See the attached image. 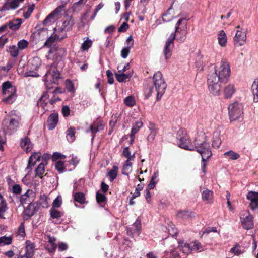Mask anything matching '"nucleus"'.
I'll use <instances>...</instances> for the list:
<instances>
[{
  "instance_id": "a19ab883",
  "label": "nucleus",
  "mask_w": 258,
  "mask_h": 258,
  "mask_svg": "<svg viewBox=\"0 0 258 258\" xmlns=\"http://www.w3.org/2000/svg\"><path fill=\"white\" fill-rule=\"evenodd\" d=\"M75 200L81 204H83L85 203V197L82 192H77L74 195Z\"/></svg>"
},
{
  "instance_id": "1a4fd4ad",
  "label": "nucleus",
  "mask_w": 258,
  "mask_h": 258,
  "mask_svg": "<svg viewBox=\"0 0 258 258\" xmlns=\"http://www.w3.org/2000/svg\"><path fill=\"white\" fill-rule=\"evenodd\" d=\"M228 112L231 121L242 118L243 105L238 102L229 105Z\"/></svg>"
},
{
  "instance_id": "7c9ffc66",
  "label": "nucleus",
  "mask_w": 258,
  "mask_h": 258,
  "mask_svg": "<svg viewBox=\"0 0 258 258\" xmlns=\"http://www.w3.org/2000/svg\"><path fill=\"white\" fill-rule=\"evenodd\" d=\"M34 34L35 37H37L39 39H44V37L48 36L47 30L46 28H42L36 31Z\"/></svg>"
},
{
  "instance_id": "9d476101",
  "label": "nucleus",
  "mask_w": 258,
  "mask_h": 258,
  "mask_svg": "<svg viewBox=\"0 0 258 258\" xmlns=\"http://www.w3.org/2000/svg\"><path fill=\"white\" fill-rule=\"evenodd\" d=\"M235 35L233 37L234 44L237 46L243 45L247 39V29L240 25H238L235 27Z\"/></svg>"
},
{
  "instance_id": "4468645a",
  "label": "nucleus",
  "mask_w": 258,
  "mask_h": 258,
  "mask_svg": "<svg viewBox=\"0 0 258 258\" xmlns=\"http://www.w3.org/2000/svg\"><path fill=\"white\" fill-rule=\"evenodd\" d=\"M28 205L24 209V215L30 218L33 216L39 209V205L38 202H31L28 204Z\"/></svg>"
},
{
  "instance_id": "c9c22d12",
  "label": "nucleus",
  "mask_w": 258,
  "mask_h": 258,
  "mask_svg": "<svg viewBox=\"0 0 258 258\" xmlns=\"http://www.w3.org/2000/svg\"><path fill=\"white\" fill-rule=\"evenodd\" d=\"M39 205V208H47L49 206L48 199L45 195L41 196L40 200L37 202Z\"/></svg>"
},
{
  "instance_id": "052dcab7",
  "label": "nucleus",
  "mask_w": 258,
  "mask_h": 258,
  "mask_svg": "<svg viewBox=\"0 0 258 258\" xmlns=\"http://www.w3.org/2000/svg\"><path fill=\"white\" fill-rule=\"evenodd\" d=\"M251 90L253 94H256L258 93V80H254L252 86Z\"/></svg>"
},
{
  "instance_id": "bb28decb",
  "label": "nucleus",
  "mask_w": 258,
  "mask_h": 258,
  "mask_svg": "<svg viewBox=\"0 0 258 258\" xmlns=\"http://www.w3.org/2000/svg\"><path fill=\"white\" fill-rule=\"evenodd\" d=\"M102 129H103V125L101 123L99 124V123H97V124L96 123H94L90 126L89 130H87L86 132L87 133H88L89 131L91 132L92 139H93L94 138L95 133Z\"/></svg>"
},
{
  "instance_id": "20e7f679",
  "label": "nucleus",
  "mask_w": 258,
  "mask_h": 258,
  "mask_svg": "<svg viewBox=\"0 0 258 258\" xmlns=\"http://www.w3.org/2000/svg\"><path fill=\"white\" fill-rule=\"evenodd\" d=\"M57 66V64L54 62L47 67V71L44 77V81L46 87L48 88H51L52 85L57 84L59 80L60 79V73Z\"/></svg>"
},
{
  "instance_id": "49530a36",
  "label": "nucleus",
  "mask_w": 258,
  "mask_h": 258,
  "mask_svg": "<svg viewBox=\"0 0 258 258\" xmlns=\"http://www.w3.org/2000/svg\"><path fill=\"white\" fill-rule=\"evenodd\" d=\"M28 44L29 43L27 40L25 39H22L18 42L17 47L19 50H23L27 48V47L28 46Z\"/></svg>"
},
{
  "instance_id": "dca6fc26",
  "label": "nucleus",
  "mask_w": 258,
  "mask_h": 258,
  "mask_svg": "<svg viewBox=\"0 0 258 258\" xmlns=\"http://www.w3.org/2000/svg\"><path fill=\"white\" fill-rule=\"evenodd\" d=\"M247 198L251 201L250 207L254 210L258 207V192L249 191L247 195Z\"/></svg>"
},
{
  "instance_id": "6ab92c4d",
  "label": "nucleus",
  "mask_w": 258,
  "mask_h": 258,
  "mask_svg": "<svg viewBox=\"0 0 258 258\" xmlns=\"http://www.w3.org/2000/svg\"><path fill=\"white\" fill-rule=\"evenodd\" d=\"M34 195V194L32 191L27 190L25 194L22 195L21 197L20 202L21 204L24 205L32 202Z\"/></svg>"
},
{
  "instance_id": "5fc2aeb1",
  "label": "nucleus",
  "mask_w": 258,
  "mask_h": 258,
  "mask_svg": "<svg viewBox=\"0 0 258 258\" xmlns=\"http://www.w3.org/2000/svg\"><path fill=\"white\" fill-rule=\"evenodd\" d=\"M133 227L135 228L134 229V233H136L138 235L140 233L141 230V225L140 221L137 220L133 224Z\"/></svg>"
},
{
  "instance_id": "393cba45",
  "label": "nucleus",
  "mask_w": 258,
  "mask_h": 258,
  "mask_svg": "<svg viewBox=\"0 0 258 258\" xmlns=\"http://www.w3.org/2000/svg\"><path fill=\"white\" fill-rule=\"evenodd\" d=\"M218 40L219 44L224 47L226 45L227 38L226 33L223 30L220 31L218 33Z\"/></svg>"
},
{
  "instance_id": "4d7b16f0",
  "label": "nucleus",
  "mask_w": 258,
  "mask_h": 258,
  "mask_svg": "<svg viewBox=\"0 0 258 258\" xmlns=\"http://www.w3.org/2000/svg\"><path fill=\"white\" fill-rule=\"evenodd\" d=\"M189 216L190 214L188 211H180L177 213V216L181 219H187Z\"/></svg>"
},
{
  "instance_id": "0e129e2a",
  "label": "nucleus",
  "mask_w": 258,
  "mask_h": 258,
  "mask_svg": "<svg viewBox=\"0 0 258 258\" xmlns=\"http://www.w3.org/2000/svg\"><path fill=\"white\" fill-rule=\"evenodd\" d=\"M131 49L123 47L121 51V56L123 58H126L130 53Z\"/></svg>"
},
{
  "instance_id": "5701e85b",
  "label": "nucleus",
  "mask_w": 258,
  "mask_h": 258,
  "mask_svg": "<svg viewBox=\"0 0 258 258\" xmlns=\"http://www.w3.org/2000/svg\"><path fill=\"white\" fill-rule=\"evenodd\" d=\"M236 91L233 84H229L226 86L224 90V95L226 98H231Z\"/></svg>"
},
{
  "instance_id": "ea45409f",
  "label": "nucleus",
  "mask_w": 258,
  "mask_h": 258,
  "mask_svg": "<svg viewBox=\"0 0 258 258\" xmlns=\"http://www.w3.org/2000/svg\"><path fill=\"white\" fill-rule=\"evenodd\" d=\"M8 51L13 57H17L19 53V49L15 45L10 46Z\"/></svg>"
},
{
  "instance_id": "cd10ccee",
  "label": "nucleus",
  "mask_w": 258,
  "mask_h": 258,
  "mask_svg": "<svg viewBox=\"0 0 258 258\" xmlns=\"http://www.w3.org/2000/svg\"><path fill=\"white\" fill-rule=\"evenodd\" d=\"M25 253L28 255V256H32L34 255V244L30 241L27 240L26 242Z\"/></svg>"
},
{
  "instance_id": "603ef678",
  "label": "nucleus",
  "mask_w": 258,
  "mask_h": 258,
  "mask_svg": "<svg viewBox=\"0 0 258 258\" xmlns=\"http://www.w3.org/2000/svg\"><path fill=\"white\" fill-rule=\"evenodd\" d=\"M25 77H37L39 76V74L36 72V70L30 69L27 70L24 73Z\"/></svg>"
},
{
  "instance_id": "338daca9",
  "label": "nucleus",
  "mask_w": 258,
  "mask_h": 258,
  "mask_svg": "<svg viewBox=\"0 0 258 258\" xmlns=\"http://www.w3.org/2000/svg\"><path fill=\"white\" fill-rule=\"evenodd\" d=\"M221 144V141L219 137L215 138L212 143V146L214 148H218L219 147Z\"/></svg>"
},
{
  "instance_id": "37998d69",
  "label": "nucleus",
  "mask_w": 258,
  "mask_h": 258,
  "mask_svg": "<svg viewBox=\"0 0 258 258\" xmlns=\"http://www.w3.org/2000/svg\"><path fill=\"white\" fill-rule=\"evenodd\" d=\"M224 155L225 156L228 157L231 160H236L240 157V155L238 153L232 150L225 152L224 153Z\"/></svg>"
},
{
  "instance_id": "39448f33",
  "label": "nucleus",
  "mask_w": 258,
  "mask_h": 258,
  "mask_svg": "<svg viewBox=\"0 0 258 258\" xmlns=\"http://www.w3.org/2000/svg\"><path fill=\"white\" fill-rule=\"evenodd\" d=\"M187 20L184 18L179 19L175 25V32L171 33L175 34V39L179 43L183 42L186 38Z\"/></svg>"
},
{
  "instance_id": "f3484780",
  "label": "nucleus",
  "mask_w": 258,
  "mask_h": 258,
  "mask_svg": "<svg viewBox=\"0 0 258 258\" xmlns=\"http://www.w3.org/2000/svg\"><path fill=\"white\" fill-rule=\"evenodd\" d=\"M21 147L26 152L31 151L33 148V144L30 139L28 137H25L21 139L20 143Z\"/></svg>"
},
{
  "instance_id": "79ce46f5",
  "label": "nucleus",
  "mask_w": 258,
  "mask_h": 258,
  "mask_svg": "<svg viewBox=\"0 0 258 258\" xmlns=\"http://www.w3.org/2000/svg\"><path fill=\"white\" fill-rule=\"evenodd\" d=\"M8 209L7 204L5 200L0 202V218L5 219L4 213Z\"/></svg>"
},
{
  "instance_id": "864d4df0",
  "label": "nucleus",
  "mask_w": 258,
  "mask_h": 258,
  "mask_svg": "<svg viewBox=\"0 0 258 258\" xmlns=\"http://www.w3.org/2000/svg\"><path fill=\"white\" fill-rule=\"evenodd\" d=\"M55 167L60 173L63 172L64 171V163L61 161H58L56 162Z\"/></svg>"
},
{
  "instance_id": "f8f14e48",
  "label": "nucleus",
  "mask_w": 258,
  "mask_h": 258,
  "mask_svg": "<svg viewBox=\"0 0 258 258\" xmlns=\"http://www.w3.org/2000/svg\"><path fill=\"white\" fill-rule=\"evenodd\" d=\"M252 216L247 211H244L240 213V220L244 229L248 230L253 226Z\"/></svg>"
},
{
  "instance_id": "6e6552de",
  "label": "nucleus",
  "mask_w": 258,
  "mask_h": 258,
  "mask_svg": "<svg viewBox=\"0 0 258 258\" xmlns=\"http://www.w3.org/2000/svg\"><path fill=\"white\" fill-rule=\"evenodd\" d=\"M9 116V121L7 130L9 133L12 134L19 127L21 117L20 114L15 110L11 111Z\"/></svg>"
},
{
  "instance_id": "b1692460",
  "label": "nucleus",
  "mask_w": 258,
  "mask_h": 258,
  "mask_svg": "<svg viewBox=\"0 0 258 258\" xmlns=\"http://www.w3.org/2000/svg\"><path fill=\"white\" fill-rule=\"evenodd\" d=\"M22 22V21L21 19L17 18L9 21L8 23V24L10 29L12 30H17L20 28Z\"/></svg>"
},
{
  "instance_id": "c756f323",
  "label": "nucleus",
  "mask_w": 258,
  "mask_h": 258,
  "mask_svg": "<svg viewBox=\"0 0 258 258\" xmlns=\"http://www.w3.org/2000/svg\"><path fill=\"white\" fill-rule=\"evenodd\" d=\"M132 164L131 161L126 160L123 165L122 169V173L124 175H127L128 173L132 171Z\"/></svg>"
},
{
  "instance_id": "ddd939ff",
  "label": "nucleus",
  "mask_w": 258,
  "mask_h": 258,
  "mask_svg": "<svg viewBox=\"0 0 258 258\" xmlns=\"http://www.w3.org/2000/svg\"><path fill=\"white\" fill-rule=\"evenodd\" d=\"M174 39H175V34H171L166 42L163 51L166 59H169L172 55V49L174 45L173 41Z\"/></svg>"
},
{
  "instance_id": "2eb2a0df",
  "label": "nucleus",
  "mask_w": 258,
  "mask_h": 258,
  "mask_svg": "<svg viewBox=\"0 0 258 258\" xmlns=\"http://www.w3.org/2000/svg\"><path fill=\"white\" fill-rule=\"evenodd\" d=\"M24 0H8L2 8V11L15 10Z\"/></svg>"
},
{
  "instance_id": "2f4dec72",
  "label": "nucleus",
  "mask_w": 258,
  "mask_h": 258,
  "mask_svg": "<svg viewBox=\"0 0 258 258\" xmlns=\"http://www.w3.org/2000/svg\"><path fill=\"white\" fill-rule=\"evenodd\" d=\"M75 128L71 127L66 131V137L68 141L70 142H73L75 139Z\"/></svg>"
},
{
  "instance_id": "412c9836",
  "label": "nucleus",
  "mask_w": 258,
  "mask_h": 258,
  "mask_svg": "<svg viewBox=\"0 0 258 258\" xmlns=\"http://www.w3.org/2000/svg\"><path fill=\"white\" fill-rule=\"evenodd\" d=\"M202 198L203 201L206 203H211L213 200V193L212 191L206 189L202 193Z\"/></svg>"
},
{
  "instance_id": "0eeeda50",
  "label": "nucleus",
  "mask_w": 258,
  "mask_h": 258,
  "mask_svg": "<svg viewBox=\"0 0 258 258\" xmlns=\"http://www.w3.org/2000/svg\"><path fill=\"white\" fill-rule=\"evenodd\" d=\"M16 90L15 87L12 86L10 82L8 81L4 83L2 85V92L4 95L7 96L3 99V102L12 104L16 99Z\"/></svg>"
},
{
  "instance_id": "a18cd8bd",
  "label": "nucleus",
  "mask_w": 258,
  "mask_h": 258,
  "mask_svg": "<svg viewBox=\"0 0 258 258\" xmlns=\"http://www.w3.org/2000/svg\"><path fill=\"white\" fill-rule=\"evenodd\" d=\"M59 39V37L57 35H55L54 36H50L45 41L44 43V46L49 47L52 46V44L55 42V41L56 39Z\"/></svg>"
},
{
  "instance_id": "7ed1b4c3",
  "label": "nucleus",
  "mask_w": 258,
  "mask_h": 258,
  "mask_svg": "<svg viewBox=\"0 0 258 258\" xmlns=\"http://www.w3.org/2000/svg\"><path fill=\"white\" fill-rule=\"evenodd\" d=\"M167 85L163 78L161 73L159 71L156 72L152 78V84L149 85L145 90L146 98H149L156 91L157 100L161 99L165 92Z\"/></svg>"
},
{
  "instance_id": "c85d7f7f",
  "label": "nucleus",
  "mask_w": 258,
  "mask_h": 258,
  "mask_svg": "<svg viewBox=\"0 0 258 258\" xmlns=\"http://www.w3.org/2000/svg\"><path fill=\"white\" fill-rule=\"evenodd\" d=\"M120 73H115V77L119 82H123L128 79L132 75V73L125 74L122 72Z\"/></svg>"
},
{
  "instance_id": "13d9d810",
  "label": "nucleus",
  "mask_w": 258,
  "mask_h": 258,
  "mask_svg": "<svg viewBox=\"0 0 258 258\" xmlns=\"http://www.w3.org/2000/svg\"><path fill=\"white\" fill-rule=\"evenodd\" d=\"M46 248L49 252H53L56 249V244L47 243L46 245Z\"/></svg>"
},
{
  "instance_id": "423d86ee",
  "label": "nucleus",
  "mask_w": 258,
  "mask_h": 258,
  "mask_svg": "<svg viewBox=\"0 0 258 258\" xmlns=\"http://www.w3.org/2000/svg\"><path fill=\"white\" fill-rule=\"evenodd\" d=\"M48 93H44L37 102V105L41 107L44 110V112L52 109L53 105L60 99L57 96L54 95L51 99H49Z\"/></svg>"
},
{
  "instance_id": "4c0bfd02",
  "label": "nucleus",
  "mask_w": 258,
  "mask_h": 258,
  "mask_svg": "<svg viewBox=\"0 0 258 258\" xmlns=\"http://www.w3.org/2000/svg\"><path fill=\"white\" fill-rule=\"evenodd\" d=\"M172 9V5L162 15V20L164 22H169L172 20L174 17L171 15L170 11Z\"/></svg>"
},
{
  "instance_id": "473e14b6",
  "label": "nucleus",
  "mask_w": 258,
  "mask_h": 258,
  "mask_svg": "<svg viewBox=\"0 0 258 258\" xmlns=\"http://www.w3.org/2000/svg\"><path fill=\"white\" fill-rule=\"evenodd\" d=\"M45 165L44 162H41L38 165L35 170L36 176H39L40 178H42V175L45 171Z\"/></svg>"
},
{
  "instance_id": "f704fd0d",
  "label": "nucleus",
  "mask_w": 258,
  "mask_h": 258,
  "mask_svg": "<svg viewBox=\"0 0 258 258\" xmlns=\"http://www.w3.org/2000/svg\"><path fill=\"white\" fill-rule=\"evenodd\" d=\"M122 155L129 161L133 160L135 157V155L134 153L131 154V153L129 150L128 147H125L123 149L122 151Z\"/></svg>"
},
{
  "instance_id": "6e6d98bb",
  "label": "nucleus",
  "mask_w": 258,
  "mask_h": 258,
  "mask_svg": "<svg viewBox=\"0 0 258 258\" xmlns=\"http://www.w3.org/2000/svg\"><path fill=\"white\" fill-rule=\"evenodd\" d=\"M230 251L236 255H239L242 253L240 246L238 244H236L234 247L232 248Z\"/></svg>"
},
{
  "instance_id": "69168bd1",
  "label": "nucleus",
  "mask_w": 258,
  "mask_h": 258,
  "mask_svg": "<svg viewBox=\"0 0 258 258\" xmlns=\"http://www.w3.org/2000/svg\"><path fill=\"white\" fill-rule=\"evenodd\" d=\"M106 75L108 77V82L112 84L114 82V78L111 71L109 70L106 71Z\"/></svg>"
},
{
  "instance_id": "680f3d73",
  "label": "nucleus",
  "mask_w": 258,
  "mask_h": 258,
  "mask_svg": "<svg viewBox=\"0 0 258 258\" xmlns=\"http://www.w3.org/2000/svg\"><path fill=\"white\" fill-rule=\"evenodd\" d=\"M126 44L128 48L131 49L134 46V40L132 36H130L126 40Z\"/></svg>"
},
{
  "instance_id": "e433bc0d",
  "label": "nucleus",
  "mask_w": 258,
  "mask_h": 258,
  "mask_svg": "<svg viewBox=\"0 0 258 258\" xmlns=\"http://www.w3.org/2000/svg\"><path fill=\"white\" fill-rule=\"evenodd\" d=\"M142 126L143 122L141 121H136L132 128L131 134L135 135Z\"/></svg>"
},
{
  "instance_id": "774afa93",
  "label": "nucleus",
  "mask_w": 258,
  "mask_h": 258,
  "mask_svg": "<svg viewBox=\"0 0 258 258\" xmlns=\"http://www.w3.org/2000/svg\"><path fill=\"white\" fill-rule=\"evenodd\" d=\"M66 156L59 152H55L52 155L53 160H56L58 159H64Z\"/></svg>"
},
{
  "instance_id": "a878e982",
  "label": "nucleus",
  "mask_w": 258,
  "mask_h": 258,
  "mask_svg": "<svg viewBox=\"0 0 258 258\" xmlns=\"http://www.w3.org/2000/svg\"><path fill=\"white\" fill-rule=\"evenodd\" d=\"M179 247L182 252L185 254H189L192 250L191 244L184 243L183 242H179Z\"/></svg>"
},
{
  "instance_id": "aec40b11",
  "label": "nucleus",
  "mask_w": 258,
  "mask_h": 258,
  "mask_svg": "<svg viewBox=\"0 0 258 258\" xmlns=\"http://www.w3.org/2000/svg\"><path fill=\"white\" fill-rule=\"evenodd\" d=\"M41 63V61L38 57H34L31 58L28 63V67L30 69L37 70Z\"/></svg>"
},
{
  "instance_id": "4be33fe9",
  "label": "nucleus",
  "mask_w": 258,
  "mask_h": 258,
  "mask_svg": "<svg viewBox=\"0 0 258 258\" xmlns=\"http://www.w3.org/2000/svg\"><path fill=\"white\" fill-rule=\"evenodd\" d=\"M41 160V156L37 153H34L29 158L28 166L26 169H30L32 166H34L38 161Z\"/></svg>"
},
{
  "instance_id": "e2e57ef3",
  "label": "nucleus",
  "mask_w": 258,
  "mask_h": 258,
  "mask_svg": "<svg viewBox=\"0 0 258 258\" xmlns=\"http://www.w3.org/2000/svg\"><path fill=\"white\" fill-rule=\"evenodd\" d=\"M54 14H50L43 21V24L44 25H49L51 23L52 19H54Z\"/></svg>"
},
{
  "instance_id": "58836bf2",
  "label": "nucleus",
  "mask_w": 258,
  "mask_h": 258,
  "mask_svg": "<svg viewBox=\"0 0 258 258\" xmlns=\"http://www.w3.org/2000/svg\"><path fill=\"white\" fill-rule=\"evenodd\" d=\"M118 167L117 166H113L112 169H111L108 173V176L110 178L111 181H113L117 176Z\"/></svg>"
},
{
  "instance_id": "f257e3e1",
  "label": "nucleus",
  "mask_w": 258,
  "mask_h": 258,
  "mask_svg": "<svg viewBox=\"0 0 258 258\" xmlns=\"http://www.w3.org/2000/svg\"><path fill=\"white\" fill-rule=\"evenodd\" d=\"M205 136L204 134L198 135L194 141V146L191 143L189 135L185 130L180 128L176 134V139L178 146L184 149L192 151L196 149V151L199 153L202 158V170L205 172V161L212 155L209 144L206 142Z\"/></svg>"
},
{
  "instance_id": "f03ea898",
  "label": "nucleus",
  "mask_w": 258,
  "mask_h": 258,
  "mask_svg": "<svg viewBox=\"0 0 258 258\" xmlns=\"http://www.w3.org/2000/svg\"><path fill=\"white\" fill-rule=\"evenodd\" d=\"M230 68L227 61L222 59L220 66L215 69L214 72L208 76L207 84L208 89L213 95L218 96L220 94L221 84L226 83L230 75Z\"/></svg>"
},
{
  "instance_id": "9b49d317",
  "label": "nucleus",
  "mask_w": 258,
  "mask_h": 258,
  "mask_svg": "<svg viewBox=\"0 0 258 258\" xmlns=\"http://www.w3.org/2000/svg\"><path fill=\"white\" fill-rule=\"evenodd\" d=\"M74 21L71 16H66L63 17L61 21L58 23L57 28L60 31H67L70 30L74 25Z\"/></svg>"
},
{
  "instance_id": "09e8293b",
  "label": "nucleus",
  "mask_w": 258,
  "mask_h": 258,
  "mask_svg": "<svg viewBox=\"0 0 258 258\" xmlns=\"http://www.w3.org/2000/svg\"><path fill=\"white\" fill-rule=\"evenodd\" d=\"M125 104L128 106L132 107L135 104V99L133 96L126 97L124 100Z\"/></svg>"
},
{
  "instance_id": "8fccbe9b",
  "label": "nucleus",
  "mask_w": 258,
  "mask_h": 258,
  "mask_svg": "<svg viewBox=\"0 0 258 258\" xmlns=\"http://www.w3.org/2000/svg\"><path fill=\"white\" fill-rule=\"evenodd\" d=\"M51 217L53 218H58L62 216V213L57 210L52 208L50 210Z\"/></svg>"
},
{
  "instance_id": "3c124183",
  "label": "nucleus",
  "mask_w": 258,
  "mask_h": 258,
  "mask_svg": "<svg viewBox=\"0 0 258 258\" xmlns=\"http://www.w3.org/2000/svg\"><path fill=\"white\" fill-rule=\"evenodd\" d=\"M35 8V5L32 4L29 6L27 11L23 14V16L25 19H28L30 16Z\"/></svg>"
},
{
  "instance_id": "bf43d9fd",
  "label": "nucleus",
  "mask_w": 258,
  "mask_h": 258,
  "mask_svg": "<svg viewBox=\"0 0 258 258\" xmlns=\"http://www.w3.org/2000/svg\"><path fill=\"white\" fill-rule=\"evenodd\" d=\"M191 244L192 250H200L202 249V246L201 244L197 241H194Z\"/></svg>"
},
{
  "instance_id": "72a5a7b5",
  "label": "nucleus",
  "mask_w": 258,
  "mask_h": 258,
  "mask_svg": "<svg viewBox=\"0 0 258 258\" xmlns=\"http://www.w3.org/2000/svg\"><path fill=\"white\" fill-rule=\"evenodd\" d=\"M96 198L97 203L101 206L104 207L107 200L105 196L97 192L96 193Z\"/></svg>"
},
{
  "instance_id": "c03bdc74",
  "label": "nucleus",
  "mask_w": 258,
  "mask_h": 258,
  "mask_svg": "<svg viewBox=\"0 0 258 258\" xmlns=\"http://www.w3.org/2000/svg\"><path fill=\"white\" fill-rule=\"evenodd\" d=\"M92 45V40L87 38L82 43L81 48L83 51H87L91 47Z\"/></svg>"
},
{
  "instance_id": "a211bd4d",
  "label": "nucleus",
  "mask_w": 258,
  "mask_h": 258,
  "mask_svg": "<svg viewBox=\"0 0 258 258\" xmlns=\"http://www.w3.org/2000/svg\"><path fill=\"white\" fill-rule=\"evenodd\" d=\"M58 120L57 113H52L48 117L47 120V126L49 130H53L56 126Z\"/></svg>"
},
{
  "instance_id": "de8ad7c7",
  "label": "nucleus",
  "mask_w": 258,
  "mask_h": 258,
  "mask_svg": "<svg viewBox=\"0 0 258 258\" xmlns=\"http://www.w3.org/2000/svg\"><path fill=\"white\" fill-rule=\"evenodd\" d=\"M11 237L3 236L0 237V246L9 245L12 243Z\"/></svg>"
}]
</instances>
